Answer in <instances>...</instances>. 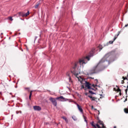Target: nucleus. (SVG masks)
Listing matches in <instances>:
<instances>
[{"mask_svg": "<svg viewBox=\"0 0 128 128\" xmlns=\"http://www.w3.org/2000/svg\"><path fill=\"white\" fill-rule=\"evenodd\" d=\"M76 104L77 106V108L79 112H80L81 114H84V110H82V106H80V104H78L77 103H76Z\"/></svg>", "mask_w": 128, "mask_h": 128, "instance_id": "nucleus-7", "label": "nucleus"}, {"mask_svg": "<svg viewBox=\"0 0 128 128\" xmlns=\"http://www.w3.org/2000/svg\"><path fill=\"white\" fill-rule=\"evenodd\" d=\"M94 55H89L88 56L84 57V58H82L81 59H80L78 62H76L74 64V66L73 67V68L74 70H76V68H78V66H80L78 64L80 65V66H84V64H88V61H86V60H90V58L92 56Z\"/></svg>", "mask_w": 128, "mask_h": 128, "instance_id": "nucleus-2", "label": "nucleus"}, {"mask_svg": "<svg viewBox=\"0 0 128 128\" xmlns=\"http://www.w3.org/2000/svg\"><path fill=\"white\" fill-rule=\"evenodd\" d=\"M81 88H82V89L84 88V90H86V88H84V85H82V86H81Z\"/></svg>", "mask_w": 128, "mask_h": 128, "instance_id": "nucleus-18", "label": "nucleus"}, {"mask_svg": "<svg viewBox=\"0 0 128 128\" xmlns=\"http://www.w3.org/2000/svg\"><path fill=\"white\" fill-rule=\"evenodd\" d=\"M72 118H73L74 120H76V116H73Z\"/></svg>", "mask_w": 128, "mask_h": 128, "instance_id": "nucleus-25", "label": "nucleus"}, {"mask_svg": "<svg viewBox=\"0 0 128 128\" xmlns=\"http://www.w3.org/2000/svg\"><path fill=\"white\" fill-rule=\"evenodd\" d=\"M88 92L90 94H96L95 92H94L90 90Z\"/></svg>", "mask_w": 128, "mask_h": 128, "instance_id": "nucleus-17", "label": "nucleus"}, {"mask_svg": "<svg viewBox=\"0 0 128 128\" xmlns=\"http://www.w3.org/2000/svg\"><path fill=\"white\" fill-rule=\"evenodd\" d=\"M40 36H41V35L40 34Z\"/></svg>", "mask_w": 128, "mask_h": 128, "instance_id": "nucleus-50", "label": "nucleus"}, {"mask_svg": "<svg viewBox=\"0 0 128 128\" xmlns=\"http://www.w3.org/2000/svg\"><path fill=\"white\" fill-rule=\"evenodd\" d=\"M102 128H106V126H104V124H103L102 125V127H101Z\"/></svg>", "mask_w": 128, "mask_h": 128, "instance_id": "nucleus-26", "label": "nucleus"}, {"mask_svg": "<svg viewBox=\"0 0 128 128\" xmlns=\"http://www.w3.org/2000/svg\"><path fill=\"white\" fill-rule=\"evenodd\" d=\"M82 116L84 120V122L88 124V120H86V116H84V115H82Z\"/></svg>", "mask_w": 128, "mask_h": 128, "instance_id": "nucleus-14", "label": "nucleus"}, {"mask_svg": "<svg viewBox=\"0 0 128 128\" xmlns=\"http://www.w3.org/2000/svg\"><path fill=\"white\" fill-rule=\"evenodd\" d=\"M32 90L30 92V96H29V100H32Z\"/></svg>", "mask_w": 128, "mask_h": 128, "instance_id": "nucleus-13", "label": "nucleus"}, {"mask_svg": "<svg viewBox=\"0 0 128 128\" xmlns=\"http://www.w3.org/2000/svg\"><path fill=\"white\" fill-rule=\"evenodd\" d=\"M100 96H102V94H100Z\"/></svg>", "mask_w": 128, "mask_h": 128, "instance_id": "nucleus-49", "label": "nucleus"}, {"mask_svg": "<svg viewBox=\"0 0 128 128\" xmlns=\"http://www.w3.org/2000/svg\"><path fill=\"white\" fill-rule=\"evenodd\" d=\"M98 128H102V127H100V125H98V126H97Z\"/></svg>", "mask_w": 128, "mask_h": 128, "instance_id": "nucleus-34", "label": "nucleus"}, {"mask_svg": "<svg viewBox=\"0 0 128 128\" xmlns=\"http://www.w3.org/2000/svg\"><path fill=\"white\" fill-rule=\"evenodd\" d=\"M34 110H36L38 112H40V110H42V108L40 106H33Z\"/></svg>", "mask_w": 128, "mask_h": 128, "instance_id": "nucleus-8", "label": "nucleus"}, {"mask_svg": "<svg viewBox=\"0 0 128 128\" xmlns=\"http://www.w3.org/2000/svg\"><path fill=\"white\" fill-rule=\"evenodd\" d=\"M37 38H38V37L36 36L35 37V40H36Z\"/></svg>", "mask_w": 128, "mask_h": 128, "instance_id": "nucleus-43", "label": "nucleus"}, {"mask_svg": "<svg viewBox=\"0 0 128 128\" xmlns=\"http://www.w3.org/2000/svg\"><path fill=\"white\" fill-rule=\"evenodd\" d=\"M8 20H11V22H12L14 20V19H12V16L8 17Z\"/></svg>", "mask_w": 128, "mask_h": 128, "instance_id": "nucleus-16", "label": "nucleus"}, {"mask_svg": "<svg viewBox=\"0 0 128 128\" xmlns=\"http://www.w3.org/2000/svg\"><path fill=\"white\" fill-rule=\"evenodd\" d=\"M122 78H123L124 80H128V78H126V77H122Z\"/></svg>", "mask_w": 128, "mask_h": 128, "instance_id": "nucleus-24", "label": "nucleus"}, {"mask_svg": "<svg viewBox=\"0 0 128 128\" xmlns=\"http://www.w3.org/2000/svg\"><path fill=\"white\" fill-rule=\"evenodd\" d=\"M85 84H86L85 86L87 88L88 90H94V88H92V86H93L94 88H96V86H98V84H96H96H92L90 82L86 81Z\"/></svg>", "mask_w": 128, "mask_h": 128, "instance_id": "nucleus-3", "label": "nucleus"}, {"mask_svg": "<svg viewBox=\"0 0 128 128\" xmlns=\"http://www.w3.org/2000/svg\"><path fill=\"white\" fill-rule=\"evenodd\" d=\"M114 128H116V126H114Z\"/></svg>", "mask_w": 128, "mask_h": 128, "instance_id": "nucleus-45", "label": "nucleus"}, {"mask_svg": "<svg viewBox=\"0 0 128 128\" xmlns=\"http://www.w3.org/2000/svg\"><path fill=\"white\" fill-rule=\"evenodd\" d=\"M56 100H60V102H67V100H68V99L62 96L56 98Z\"/></svg>", "mask_w": 128, "mask_h": 128, "instance_id": "nucleus-6", "label": "nucleus"}, {"mask_svg": "<svg viewBox=\"0 0 128 128\" xmlns=\"http://www.w3.org/2000/svg\"><path fill=\"white\" fill-rule=\"evenodd\" d=\"M88 98H90L91 100H92H92H96V97H92L90 95H88Z\"/></svg>", "mask_w": 128, "mask_h": 128, "instance_id": "nucleus-11", "label": "nucleus"}, {"mask_svg": "<svg viewBox=\"0 0 128 128\" xmlns=\"http://www.w3.org/2000/svg\"><path fill=\"white\" fill-rule=\"evenodd\" d=\"M16 114H18V112H16Z\"/></svg>", "mask_w": 128, "mask_h": 128, "instance_id": "nucleus-46", "label": "nucleus"}, {"mask_svg": "<svg viewBox=\"0 0 128 128\" xmlns=\"http://www.w3.org/2000/svg\"><path fill=\"white\" fill-rule=\"evenodd\" d=\"M120 32L119 31L118 32L117 36H120Z\"/></svg>", "mask_w": 128, "mask_h": 128, "instance_id": "nucleus-27", "label": "nucleus"}, {"mask_svg": "<svg viewBox=\"0 0 128 128\" xmlns=\"http://www.w3.org/2000/svg\"><path fill=\"white\" fill-rule=\"evenodd\" d=\"M116 88H118V86H116Z\"/></svg>", "mask_w": 128, "mask_h": 128, "instance_id": "nucleus-44", "label": "nucleus"}, {"mask_svg": "<svg viewBox=\"0 0 128 128\" xmlns=\"http://www.w3.org/2000/svg\"><path fill=\"white\" fill-rule=\"evenodd\" d=\"M68 76H69V80L70 82L72 80V78H70V75Z\"/></svg>", "mask_w": 128, "mask_h": 128, "instance_id": "nucleus-30", "label": "nucleus"}, {"mask_svg": "<svg viewBox=\"0 0 128 128\" xmlns=\"http://www.w3.org/2000/svg\"><path fill=\"white\" fill-rule=\"evenodd\" d=\"M92 108H94V106H92Z\"/></svg>", "mask_w": 128, "mask_h": 128, "instance_id": "nucleus-48", "label": "nucleus"}, {"mask_svg": "<svg viewBox=\"0 0 128 128\" xmlns=\"http://www.w3.org/2000/svg\"><path fill=\"white\" fill-rule=\"evenodd\" d=\"M117 37H114L113 40L114 42L116 40Z\"/></svg>", "mask_w": 128, "mask_h": 128, "instance_id": "nucleus-29", "label": "nucleus"}, {"mask_svg": "<svg viewBox=\"0 0 128 128\" xmlns=\"http://www.w3.org/2000/svg\"><path fill=\"white\" fill-rule=\"evenodd\" d=\"M90 78H92V80H94V78H92V77H90Z\"/></svg>", "mask_w": 128, "mask_h": 128, "instance_id": "nucleus-41", "label": "nucleus"}, {"mask_svg": "<svg viewBox=\"0 0 128 128\" xmlns=\"http://www.w3.org/2000/svg\"><path fill=\"white\" fill-rule=\"evenodd\" d=\"M118 35H116L115 36H114V38H118Z\"/></svg>", "mask_w": 128, "mask_h": 128, "instance_id": "nucleus-37", "label": "nucleus"}, {"mask_svg": "<svg viewBox=\"0 0 128 128\" xmlns=\"http://www.w3.org/2000/svg\"><path fill=\"white\" fill-rule=\"evenodd\" d=\"M119 95H120V96H122V92H120Z\"/></svg>", "mask_w": 128, "mask_h": 128, "instance_id": "nucleus-35", "label": "nucleus"}, {"mask_svg": "<svg viewBox=\"0 0 128 128\" xmlns=\"http://www.w3.org/2000/svg\"><path fill=\"white\" fill-rule=\"evenodd\" d=\"M124 112H126V114H128V109L125 108L124 110Z\"/></svg>", "mask_w": 128, "mask_h": 128, "instance_id": "nucleus-19", "label": "nucleus"}, {"mask_svg": "<svg viewBox=\"0 0 128 128\" xmlns=\"http://www.w3.org/2000/svg\"><path fill=\"white\" fill-rule=\"evenodd\" d=\"M98 48L100 50H102V49L103 48L101 44L99 45Z\"/></svg>", "mask_w": 128, "mask_h": 128, "instance_id": "nucleus-20", "label": "nucleus"}, {"mask_svg": "<svg viewBox=\"0 0 128 128\" xmlns=\"http://www.w3.org/2000/svg\"><path fill=\"white\" fill-rule=\"evenodd\" d=\"M98 124H100L101 126H102L104 124V122L102 121H101L100 120H98Z\"/></svg>", "mask_w": 128, "mask_h": 128, "instance_id": "nucleus-12", "label": "nucleus"}, {"mask_svg": "<svg viewBox=\"0 0 128 128\" xmlns=\"http://www.w3.org/2000/svg\"><path fill=\"white\" fill-rule=\"evenodd\" d=\"M126 26H128V24H127L125 25V26H124L125 28H126Z\"/></svg>", "mask_w": 128, "mask_h": 128, "instance_id": "nucleus-36", "label": "nucleus"}, {"mask_svg": "<svg viewBox=\"0 0 128 128\" xmlns=\"http://www.w3.org/2000/svg\"><path fill=\"white\" fill-rule=\"evenodd\" d=\"M114 90L116 91V88H114Z\"/></svg>", "mask_w": 128, "mask_h": 128, "instance_id": "nucleus-38", "label": "nucleus"}, {"mask_svg": "<svg viewBox=\"0 0 128 128\" xmlns=\"http://www.w3.org/2000/svg\"><path fill=\"white\" fill-rule=\"evenodd\" d=\"M117 37H114L113 40L114 42L116 40Z\"/></svg>", "mask_w": 128, "mask_h": 128, "instance_id": "nucleus-28", "label": "nucleus"}, {"mask_svg": "<svg viewBox=\"0 0 128 128\" xmlns=\"http://www.w3.org/2000/svg\"><path fill=\"white\" fill-rule=\"evenodd\" d=\"M56 98H53L52 97H50L49 99V100H50V102H52L53 106H56L58 105V102H56Z\"/></svg>", "mask_w": 128, "mask_h": 128, "instance_id": "nucleus-5", "label": "nucleus"}, {"mask_svg": "<svg viewBox=\"0 0 128 128\" xmlns=\"http://www.w3.org/2000/svg\"><path fill=\"white\" fill-rule=\"evenodd\" d=\"M62 118L64 120H65V122H66V124H68V118H66V117L63 116L62 117Z\"/></svg>", "mask_w": 128, "mask_h": 128, "instance_id": "nucleus-10", "label": "nucleus"}, {"mask_svg": "<svg viewBox=\"0 0 128 128\" xmlns=\"http://www.w3.org/2000/svg\"><path fill=\"white\" fill-rule=\"evenodd\" d=\"M125 92H126V94H128V89L127 88L125 90Z\"/></svg>", "mask_w": 128, "mask_h": 128, "instance_id": "nucleus-33", "label": "nucleus"}, {"mask_svg": "<svg viewBox=\"0 0 128 128\" xmlns=\"http://www.w3.org/2000/svg\"><path fill=\"white\" fill-rule=\"evenodd\" d=\"M30 14V11H28V12L26 14H24V12H18L15 15H14V16H16L17 18L18 16H22V18H24L26 16H28Z\"/></svg>", "mask_w": 128, "mask_h": 128, "instance_id": "nucleus-4", "label": "nucleus"}, {"mask_svg": "<svg viewBox=\"0 0 128 128\" xmlns=\"http://www.w3.org/2000/svg\"><path fill=\"white\" fill-rule=\"evenodd\" d=\"M126 100H128V98H126L125 99L124 102H126Z\"/></svg>", "mask_w": 128, "mask_h": 128, "instance_id": "nucleus-39", "label": "nucleus"}, {"mask_svg": "<svg viewBox=\"0 0 128 128\" xmlns=\"http://www.w3.org/2000/svg\"><path fill=\"white\" fill-rule=\"evenodd\" d=\"M95 80L96 82V84H98V79H96Z\"/></svg>", "mask_w": 128, "mask_h": 128, "instance_id": "nucleus-32", "label": "nucleus"}, {"mask_svg": "<svg viewBox=\"0 0 128 128\" xmlns=\"http://www.w3.org/2000/svg\"><path fill=\"white\" fill-rule=\"evenodd\" d=\"M76 76H78V74H75Z\"/></svg>", "mask_w": 128, "mask_h": 128, "instance_id": "nucleus-40", "label": "nucleus"}, {"mask_svg": "<svg viewBox=\"0 0 128 128\" xmlns=\"http://www.w3.org/2000/svg\"><path fill=\"white\" fill-rule=\"evenodd\" d=\"M114 56L111 52H109L105 54L103 58H102L98 62V64L94 66L92 70L89 71V72L88 74V76H92L94 74H97V72H100L102 70V68L106 66L104 63L106 62H108V64L111 63L112 62Z\"/></svg>", "mask_w": 128, "mask_h": 128, "instance_id": "nucleus-1", "label": "nucleus"}, {"mask_svg": "<svg viewBox=\"0 0 128 128\" xmlns=\"http://www.w3.org/2000/svg\"><path fill=\"white\" fill-rule=\"evenodd\" d=\"M90 124H91L93 128H96V126L98 127V126H99L98 124H94V121H92V122H90Z\"/></svg>", "mask_w": 128, "mask_h": 128, "instance_id": "nucleus-9", "label": "nucleus"}, {"mask_svg": "<svg viewBox=\"0 0 128 128\" xmlns=\"http://www.w3.org/2000/svg\"><path fill=\"white\" fill-rule=\"evenodd\" d=\"M121 84H124V81L122 80Z\"/></svg>", "mask_w": 128, "mask_h": 128, "instance_id": "nucleus-31", "label": "nucleus"}, {"mask_svg": "<svg viewBox=\"0 0 128 128\" xmlns=\"http://www.w3.org/2000/svg\"><path fill=\"white\" fill-rule=\"evenodd\" d=\"M116 92H120L122 91V90H120V88H118V89L116 90Z\"/></svg>", "mask_w": 128, "mask_h": 128, "instance_id": "nucleus-21", "label": "nucleus"}, {"mask_svg": "<svg viewBox=\"0 0 128 128\" xmlns=\"http://www.w3.org/2000/svg\"><path fill=\"white\" fill-rule=\"evenodd\" d=\"M114 40L113 41H110L109 42V44H114Z\"/></svg>", "mask_w": 128, "mask_h": 128, "instance_id": "nucleus-23", "label": "nucleus"}, {"mask_svg": "<svg viewBox=\"0 0 128 128\" xmlns=\"http://www.w3.org/2000/svg\"><path fill=\"white\" fill-rule=\"evenodd\" d=\"M127 80H128V79Z\"/></svg>", "mask_w": 128, "mask_h": 128, "instance_id": "nucleus-51", "label": "nucleus"}, {"mask_svg": "<svg viewBox=\"0 0 128 128\" xmlns=\"http://www.w3.org/2000/svg\"><path fill=\"white\" fill-rule=\"evenodd\" d=\"M24 90H28V92H30V88H25Z\"/></svg>", "mask_w": 128, "mask_h": 128, "instance_id": "nucleus-22", "label": "nucleus"}, {"mask_svg": "<svg viewBox=\"0 0 128 128\" xmlns=\"http://www.w3.org/2000/svg\"><path fill=\"white\" fill-rule=\"evenodd\" d=\"M98 114H100V110H98Z\"/></svg>", "mask_w": 128, "mask_h": 128, "instance_id": "nucleus-42", "label": "nucleus"}, {"mask_svg": "<svg viewBox=\"0 0 128 128\" xmlns=\"http://www.w3.org/2000/svg\"><path fill=\"white\" fill-rule=\"evenodd\" d=\"M40 6V2L37 3L35 6H34V8H38V6Z\"/></svg>", "mask_w": 128, "mask_h": 128, "instance_id": "nucleus-15", "label": "nucleus"}, {"mask_svg": "<svg viewBox=\"0 0 128 128\" xmlns=\"http://www.w3.org/2000/svg\"><path fill=\"white\" fill-rule=\"evenodd\" d=\"M80 82H82V81H80Z\"/></svg>", "mask_w": 128, "mask_h": 128, "instance_id": "nucleus-47", "label": "nucleus"}]
</instances>
